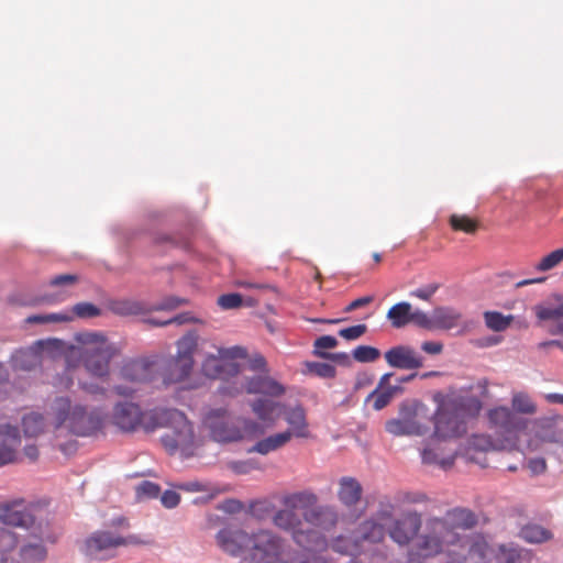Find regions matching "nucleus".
Segmentation results:
<instances>
[{
  "label": "nucleus",
  "instance_id": "1",
  "mask_svg": "<svg viewBox=\"0 0 563 563\" xmlns=\"http://www.w3.org/2000/svg\"><path fill=\"white\" fill-rule=\"evenodd\" d=\"M477 516L467 508L455 507L449 509L444 516H431L426 519L422 527L421 514L409 510L394 520L388 529L389 538L400 547H408L406 563H429L430 560L443 555L441 563L448 561V553L454 549L457 541H448L441 550L431 553L423 549L431 537H441L443 531H450L459 537V530H470L477 525Z\"/></svg>",
  "mask_w": 563,
  "mask_h": 563
},
{
  "label": "nucleus",
  "instance_id": "2",
  "mask_svg": "<svg viewBox=\"0 0 563 563\" xmlns=\"http://www.w3.org/2000/svg\"><path fill=\"white\" fill-rule=\"evenodd\" d=\"M49 433L52 441L65 455L74 454L78 449L75 438H93L103 433L104 412L89 407L68 396H57L48 405Z\"/></svg>",
  "mask_w": 563,
  "mask_h": 563
},
{
  "label": "nucleus",
  "instance_id": "3",
  "mask_svg": "<svg viewBox=\"0 0 563 563\" xmlns=\"http://www.w3.org/2000/svg\"><path fill=\"white\" fill-rule=\"evenodd\" d=\"M488 380L479 379L475 385L448 391H437L432 396L437 409L432 416L433 437L450 440L462 437L467 430V420L476 418L488 397Z\"/></svg>",
  "mask_w": 563,
  "mask_h": 563
},
{
  "label": "nucleus",
  "instance_id": "4",
  "mask_svg": "<svg viewBox=\"0 0 563 563\" xmlns=\"http://www.w3.org/2000/svg\"><path fill=\"white\" fill-rule=\"evenodd\" d=\"M443 533L441 537H431L423 548L431 553H437L449 540L457 541L455 548L448 553V561L443 563H523L525 561L522 549L507 544H500L494 549L482 534L460 533L455 537L450 531H443Z\"/></svg>",
  "mask_w": 563,
  "mask_h": 563
},
{
  "label": "nucleus",
  "instance_id": "5",
  "mask_svg": "<svg viewBox=\"0 0 563 563\" xmlns=\"http://www.w3.org/2000/svg\"><path fill=\"white\" fill-rule=\"evenodd\" d=\"M218 545L232 556L246 555L240 563H291L283 540L267 530L247 534L241 529L227 527L217 533Z\"/></svg>",
  "mask_w": 563,
  "mask_h": 563
},
{
  "label": "nucleus",
  "instance_id": "6",
  "mask_svg": "<svg viewBox=\"0 0 563 563\" xmlns=\"http://www.w3.org/2000/svg\"><path fill=\"white\" fill-rule=\"evenodd\" d=\"M158 418L159 428H167L161 441L168 454L179 453L184 457L192 456L199 446V440L187 417L177 409L162 408Z\"/></svg>",
  "mask_w": 563,
  "mask_h": 563
},
{
  "label": "nucleus",
  "instance_id": "7",
  "mask_svg": "<svg viewBox=\"0 0 563 563\" xmlns=\"http://www.w3.org/2000/svg\"><path fill=\"white\" fill-rule=\"evenodd\" d=\"M81 347L77 350L86 371L95 377L104 378L110 374V362L117 354V347L100 333L86 332L77 336Z\"/></svg>",
  "mask_w": 563,
  "mask_h": 563
},
{
  "label": "nucleus",
  "instance_id": "8",
  "mask_svg": "<svg viewBox=\"0 0 563 563\" xmlns=\"http://www.w3.org/2000/svg\"><path fill=\"white\" fill-rule=\"evenodd\" d=\"M162 408L143 410L133 401H118L111 411V423L124 433H133L140 429L152 432L159 428Z\"/></svg>",
  "mask_w": 563,
  "mask_h": 563
},
{
  "label": "nucleus",
  "instance_id": "9",
  "mask_svg": "<svg viewBox=\"0 0 563 563\" xmlns=\"http://www.w3.org/2000/svg\"><path fill=\"white\" fill-rule=\"evenodd\" d=\"M156 364L147 358L129 360L122 364L117 376L120 383L112 386V391L120 397H133L139 386L155 378Z\"/></svg>",
  "mask_w": 563,
  "mask_h": 563
},
{
  "label": "nucleus",
  "instance_id": "10",
  "mask_svg": "<svg viewBox=\"0 0 563 563\" xmlns=\"http://www.w3.org/2000/svg\"><path fill=\"white\" fill-rule=\"evenodd\" d=\"M198 339L196 331H189L177 341L176 356L168 362L163 374V383L166 386L183 383L189 377L195 364L194 354L198 346Z\"/></svg>",
  "mask_w": 563,
  "mask_h": 563
},
{
  "label": "nucleus",
  "instance_id": "11",
  "mask_svg": "<svg viewBox=\"0 0 563 563\" xmlns=\"http://www.w3.org/2000/svg\"><path fill=\"white\" fill-rule=\"evenodd\" d=\"M273 521L278 528L290 531L294 541L307 551H323L328 547L325 538L319 531L301 528V520L294 508L286 507L277 511Z\"/></svg>",
  "mask_w": 563,
  "mask_h": 563
},
{
  "label": "nucleus",
  "instance_id": "12",
  "mask_svg": "<svg viewBox=\"0 0 563 563\" xmlns=\"http://www.w3.org/2000/svg\"><path fill=\"white\" fill-rule=\"evenodd\" d=\"M205 426L211 438L217 442H235L246 437H257L264 433V429L255 421L243 420V429L231 422L224 412H210L205 419Z\"/></svg>",
  "mask_w": 563,
  "mask_h": 563
},
{
  "label": "nucleus",
  "instance_id": "13",
  "mask_svg": "<svg viewBox=\"0 0 563 563\" xmlns=\"http://www.w3.org/2000/svg\"><path fill=\"white\" fill-rule=\"evenodd\" d=\"M247 351L243 346L218 349V353L206 356L201 365L205 376L212 379L227 380L240 373L239 360H246Z\"/></svg>",
  "mask_w": 563,
  "mask_h": 563
},
{
  "label": "nucleus",
  "instance_id": "14",
  "mask_svg": "<svg viewBox=\"0 0 563 563\" xmlns=\"http://www.w3.org/2000/svg\"><path fill=\"white\" fill-rule=\"evenodd\" d=\"M19 558L22 563H42L48 556L49 544L57 542V536L46 523L38 521L36 527L18 537Z\"/></svg>",
  "mask_w": 563,
  "mask_h": 563
},
{
  "label": "nucleus",
  "instance_id": "15",
  "mask_svg": "<svg viewBox=\"0 0 563 563\" xmlns=\"http://www.w3.org/2000/svg\"><path fill=\"white\" fill-rule=\"evenodd\" d=\"M65 343L58 339L38 340L26 350L16 352L12 357L15 369L31 371L40 365L42 357L56 358L64 352Z\"/></svg>",
  "mask_w": 563,
  "mask_h": 563
},
{
  "label": "nucleus",
  "instance_id": "16",
  "mask_svg": "<svg viewBox=\"0 0 563 563\" xmlns=\"http://www.w3.org/2000/svg\"><path fill=\"white\" fill-rule=\"evenodd\" d=\"M424 405L415 402L412 405H401L399 417L389 419L385 423L386 431L394 437L404 435H423L428 431V426L419 420L421 411H424Z\"/></svg>",
  "mask_w": 563,
  "mask_h": 563
},
{
  "label": "nucleus",
  "instance_id": "17",
  "mask_svg": "<svg viewBox=\"0 0 563 563\" xmlns=\"http://www.w3.org/2000/svg\"><path fill=\"white\" fill-rule=\"evenodd\" d=\"M490 424L504 435L503 441L511 449L518 441V432L528 426V420L519 417L516 412L505 406L496 407L488 411Z\"/></svg>",
  "mask_w": 563,
  "mask_h": 563
},
{
  "label": "nucleus",
  "instance_id": "18",
  "mask_svg": "<svg viewBox=\"0 0 563 563\" xmlns=\"http://www.w3.org/2000/svg\"><path fill=\"white\" fill-rule=\"evenodd\" d=\"M125 539L109 531H96L84 542L82 552L91 560H106L112 556V551L124 545Z\"/></svg>",
  "mask_w": 563,
  "mask_h": 563
},
{
  "label": "nucleus",
  "instance_id": "19",
  "mask_svg": "<svg viewBox=\"0 0 563 563\" xmlns=\"http://www.w3.org/2000/svg\"><path fill=\"white\" fill-rule=\"evenodd\" d=\"M561 442H563L562 418H541L533 422L532 435L528 440V448L531 451L538 450L544 443Z\"/></svg>",
  "mask_w": 563,
  "mask_h": 563
},
{
  "label": "nucleus",
  "instance_id": "20",
  "mask_svg": "<svg viewBox=\"0 0 563 563\" xmlns=\"http://www.w3.org/2000/svg\"><path fill=\"white\" fill-rule=\"evenodd\" d=\"M389 366L401 369H418L423 366V357L408 345H397L385 353Z\"/></svg>",
  "mask_w": 563,
  "mask_h": 563
},
{
  "label": "nucleus",
  "instance_id": "21",
  "mask_svg": "<svg viewBox=\"0 0 563 563\" xmlns=\"http://www.w3.org/2000/svg\"><path fill=\"white\" fill-rule=\"evenodd\" d=\"M282 415L288 424V429L284 432H288L290 434V439H292V437L303 439L309 438V423L306 410L301 405H296L294 407L284 406Z\"/></svg>",
  "mask_w": 563,
  "mask_h": 563
},
{
  "label": "nucleus",
  "instance_id": "22",
  "mask_svg": "<svg viewBox=\"0 0 563 563\" xmlns=\"http://www.w3.org/2000/svg\"><path fill=\"white\" fill-rule=\"evenodd\" d=\"M20 442V432L16 427L8 423L0 426V466L15 460Z\"/></svg>",
  "mask_w": 563,
  "mask_h": 563
},
{
  "label": "nucleus",
  "instance_id": "23",
  "mask_svg": "<svg viewBox=\"0 0 563 563\" xmlns=\"http://www.w3.org/2000/svg\"><path fill=\"white\" fill-rule=\"evenodd\" d=\"M303 518L307 523L330 530L334 528L339 520L338 511L332 506H316L310 510L303 512Z\"/></svg>",
  "mask_w": 563,
  "mask_h": 563
},
{
  "label": "nucleus",
  "instance_id": "24",
  "mask_svg": "<svg viewBox=\"0 0 563 563\" xmlns=\"http://www.w3.org/2000/svg\"><path fill=\"white\" fill-rule=\"evenodd\" d=\"M0 521L5 526L23 528L25 532L32 530L38 523L31 512L18 509L15 505L3 507L0 514Z\"/></svg>",
  "mask_w": 563,
  "mask_h": 563
},
{
  "label": "nucleus",
  "instance_id": "25",
  "mask_svg": "<svg viewBox=\"0 0 563 563\" xmlns=\"http://www.w3.org/2000/svg\"><path fill=\"white\" fill-rule=\"evenodd\" d=\"M251 408L267 428H272L279 419L284 406L271 399L258 398L251 404Z\"/></svg>",
  "mask_w": 563,
  "mask_h": 563
},
{
  "label": "nucleus",
  "instance_id": "26",
  "mask_svg": "<svg viewBox=\"0 0 563 563\" xmlns=\"http://www.w3.org/2000/svg\"><path fill=\"white\" fill-rule=\"evenodd\" d=\"M361 483L351 476H343L339 481L338 498L347 508L354 507L362 498Z\"/></svg>",
  "mask_w": 563,
  "mask_h": 563
},
{
  "label": "nucleus",
  "instance_id": "27",
  "mask_svg": "<svg viewBox=\"0 0 563 563\" xmlns=\"http://www.w3.org/2000/svg\"><path fill=\"white\" fill-rule=\"evenodd\" d=\"M245 389L249 394H263L273 397L282 396L285 387L269 376H255L245 382Z\"/></svg>",
  "mask_w": 563,
  "mask_h": 563
},
{
  "label": "nucleus",
  "instance_id": "28",
  "mask_svg": "<svg viewBox=\"0 0 563 563\" xmlns=\"http://www.w3.org/2000/svg\"><path fill=\"white\" fill-rule=\"evenodd\" d=\"M391 376V373L384 374L379 379L378 386L366 397V402L372 401L373 408L377 411L390 402L397 390L396 386H388Z\"/></svg>",
  "mask_w": 563,
  "mask_h": 563
},
{
  "label": "nucleus",
  "instance_id": "29",
  "mask_svg": "<svg viewBox=\"0 0 563 563\" xmlns=\"http://www.w3.org/2000/svg\"><path fill=\"white\" fill-rule=\"evenodd\" d=\"M290 434L288 432H277L271 434L260 441H257L250 450V453H258L262 455H267L272 452H275L282 448H284L287 443L290 442Z\"/></svg>",
  "mask_w": 563,
  "mask_h": 563
},
{
  "label": "nucleus",
  "instance_id": "30",
  "mask_svg": "<svg viewBox=\"0 0 563 563\" xmlns=\"http://www.w3.org/2000/svg\"><path fill=\"white\" fill-rule=\"evenodd\" d=\"M537 317L540 320L549 321V333L563 335V302L555 307H539Z\"/></svg>",
  "mask_w": 563,
  "mask_h": 563
},
{
  "label": "nucleus",
  "instance_id": "31",
  "mask_svg": "<svg viewBox=\"0 0 563 563\" xmlns=\"http://www.w3.org/2000/svg\"><path fill=\"white\" fill-rule=\"evenodd\" d=\"M357 533L358 541L379 543L385 539L386 529L377 519L371 518L358 526Z\"/></svg>",
  "mask_w": 563,
  "mask_h": 563
},
{
  "label": "nucleus",
  "instance_id": "32",
  "mask_svg": "<svg viewBox=\"0 0 563 563\" xmlns=\"http://www.w3.org/2000/svg\"><path fill=\"white\" fill-rule=\"evenodd\" d=\"M433 329L451 330L459 325L462 314L451 307H438L432 311Z\"/></svg>",
  "mask_w": 563,
  "mask_h": 563
},
{
  "label": "nucleus",
  "instance_id": "33",
  "mask_svg": "<svg viewBox=\"0 0 563 563\" xmlns=\"http://www.w3.org/2000/svg\"><path fill=\"white\" fill-rule=\"evenodd\" d=\"M22 428L26 437L35 438L49 432V419L46 420L44 415L33 411L23 416Z\"/></svg>",
  "mask_w": 563,
  "mask_h": 563
},
{
  "label": "nucleus",
  "instance_id": "34",
  "mask_svg": "<svg viewBox=\"0 0 563 563\" xmlns=\"http://www.w3.org/2000/svg\"><path fill=\"white\" fill-rule=\"evenodd\" d=\"M455 452L451 451L450 454L444 455L440 448H427L422 451L421 457L424 464H435L442 470H449L453 466L455 461Z\"/></svg>",
  "mask_w": 563,
  "mask_h": 563
},
{
  "label": "nucleus",
  "instance_id": "35",
  "mask_svg": "<svg viewBox=\"0 0 563 563\" xmlns=\"http://www.w3.org/2000/svg\"><path fill=\"white\" fill-rule=\"evenodd\" d=\"M18 545V536L8 528L0 527V563H15L11 556Z\"/></svg>",
  "mask_w": 563,
  "mask_h": 563
},
{
  "label": "nucleus",
  "instance_id": "36",
  "mask_svg": "<svg viewBox=\"0 0 563 563\" xmlns=\"http://www.w3.org/2000/svg\"><path fill=\"white\" fill-rule=\"evenodd\" d=\"M411 305L407 301H401L389 308L387 319L396 329L402 328L410 323Z\"/></svg>",
  "mask_w": 563,
  "mask_h": 563
},
{
  "label": "nucleus",
  "instance_id": "37",
  "mask_svg": "<svg viewBox=\"0 0 563 563\" xmlns=\"http://www.w3.org/2000/svg\"><path fill=\"white\" fill-rule=\"evenodd\" d=\"M318 497L316 494L310 492H299L286 496L284 498V505L287 508L303 509L305 511L310 510L317 506Z\"/></svg>",
  "mask_w": 563,
  "mask_h": 563
},
{
  "label": "nucleus",
  "instance_id": "38",
  "mask_svg": "<svg viewBox=\"0 0 563 563\" xmlns=\"http://www.w3.org/2000/svg\"><path fill=\"white\" fill-rule=\"evenodd\" d=\"M523 540L529 543H542L552 539L553 534L550 530L536 523L525 526L520 532Z\"/></svg>",
  "mask_w": 563,
  "mask_h": 563
},
{
  "label": "nucleus",
  "instance_id": "39",
  "mask_svg": "<svg viewBox=\"0 0 563 563\" xmlns=\"http://www.w3.org/2000/svg\"><path fill=\"white\" fill-rule=\"evenodd\" d=\"M470 446L477 451L506 450L511 449L503 440L494 441L492 437L486 434H476L470 439Z\"/></svg>",
  "mask_w": 563,
  "mask_h": 563
},
{
  "label": "nucleus",
  "instance_id": "40",
  "mask_svg": "<svg viewBox=\"0 0 563 563\" xmlns=\"http://www.w3.org/2000/svg\"><path fill=\"white\" fill-rule=\"evenodd\" d=\"M484 320L488 329L495 332H501L510 327L514 320V316H504L501 312L498 311H485Z\"/></svg>",
  "mask_w": 563,
  "mask_h": 563
},
{
  "label": "nucleus",
  "instance_id": "41",
  "mask_svg": "<svg viewBox=\"0 0 563 563\" xmlns=\"http://www.w3.org/2000/svg\"><path fill=\"white\" fill-rule=\"evenodd\" d=\"M511 406L515 411L525 415H533L537 411L536 404L525 391H517L512 395Z\"/></svg>",
  "mask_w": 563,
  "mask_h": 563
},
{
  "label": "nucleus",
  "instance_id": "42",
  "mask_svg": "<svg viewBox=\"0 0 563 563\" xmlns=\"http://www.w3.org/2000/svg\"><path fill=\"white\" fill-rule=\"evenodd\" d=\"M450 225L455 231H462L468 234L475 233L478 228L477 221L465 214H452L450 217Z\"/></svg>",
  "mask_w": 563,
  "mask_h": 563
},
{
  "label": "nucleus",
  "instance_id": "43",
  "mask_svg": "<svg viewBox=\"0 0 563 563\" xmlns=\"http://www.w3.org/2000/svg\"><path fill=\"white\" fill-rule=\"evenodd\" d=\"M112 309L122 316H136L146 311L145 306L136 300H119L113 303Z\"/></svg>",
  "mask_w": 563,
  "mask_h": 563
},
{
  "label": "nucleus",
  "instance_id": "44",
  "mask_svg": "<svg viewBox=\"0 0 563 563\" xmlns=\"http://www.w3.org/2000/svg\"><path fill=\"white\" fill-rule=\"evenodd\" d=\"M73 320V317L68 313H40L32 314L26 318L27 323H62L69 322Z\"/></svg>",
  "mask_w": 563,
  "mask_h": 563
},
{
  "label": "nucleus",
  "instance_id": "45",
  "mask_svg": "<svg viewBox=\"0 0 563 563\" xmlns=\"http://www.w3.org/2000/svg\"><path fill=\"white\" fill-rule=\"evenodd\" d=\"M353 357L360 363H371L379 358L378 349L369 345H358L353 350Z\"/></svg>",
  "mask_w": 563,
  "mask_h": 563
},
{
  "label": "nucleus",
  "instance_id": "46",
  "mask_svg": "<svg viewBox=\"0 0 563 563\" xmlns=\"http://www.w3.org/2000/svg\"><path fill=\"white\" fill-rule=\"evenodd\" d=\"M332 549L341 554L354 555L358 551L360 544L357 539L353 541L346 537H339L333 541Z\"/></svg>",
  "mask_w": 563,
  "mask_h": 563
},
{
  "label": "nucleus",
  "instance_id": "47",
  "mask_svg": "<svg viewBox=\"0 0 563 563\" xmlns=\"http://www.w3.org/2000/svg\"><path fill=\"white\" fill-rule=\"evenodd\" d=\"M563 261V247L558 249L547 256L542 257L537 264L536 269L539 272H548L558 266Z\"/></svg>",
  "mask_w": 563,
  "mask_h": 563
},
{
  "label": "nucleus",
  "instance_id": "48",
  "mask_svg": "<svg viewBox=\"0 0 563 563\" xmlns=\"http://www.w3.org/2000/svg\"><path fill=\"white\" fill-rule=\"evenodd\" d=\"M73 313L81 319L93 318L100 314V309L91 302H78L73 309Z\"/></svg>",
  "mask_w": 563,
  "mask_h": 563
},
{
  "label": "nucleus",
  "instance_id": "49",
  "mask_svg": "<svg viewBox=\"0 0 563 563\" xmlns=\"http://www.w3.org/2000/svg\"><path fill=\"white\" fill-rule=\"evenodd\" d=\"M307 367L319 377L332 378L335 376V367L329 363L311 362L307 364Z\"/></svg>",
  "mask_w": 563,
  "mask_h": 563
},
{
  "label": "nucleus",
  "instance_id": "50",
  "mask_svg": "<svg viewBox=\"0 0 563 563\" xmlns=\"http://www.w3.org/2000/svg\"><path fill=\"white\" fill-rule=\"evenodd\" d=\"M159 493L161 487L150 481H144L136 487L137 497L156 498Z\"/></svg>",
  "mask_w": 563,
  "mask_h": 563
},
{
  "label": "nucleus",
  "instance_id": "51",
  "mask_svg": "<svg viewBox=\"0 0 563 563\" xmlns=\"http://www.w3.org/2000/svg\"><path fill=\"white\" fill-rule=\"evenodd\" d=\"M242 296L240 294H236V292H231V294H225V295H221L219 298H218V305L222 308V309H235V308H239L242 306Z\"/></svg>",
  "mask_w": 563,
  "mask_h": 563
},
{
  "label": "nucleus",
  "instance_id": "52",
  "mask_svg": "<svg viewBox=\"0 0 563 563\" xmlns=\"http://www.w3.org/2000/svg\"><path fill=\"white\" fill-rule=\"evenodd\" d=\"M440 285L438 283L428 284L423 287L410 291L411 297L419 298L424 301H429L433 295L438 291Z\"/></svg>",
  "mask_w": 563,
  "mask_h": 563
},
{
  "label": "nucleus",
  "instance_id": "53",
  "mask_svg": "<svg viewBox=\"0 0 563 563\" xmlns=\"http://www.w3.org/2000/svg\"><path fill=\"white\" fill-rule=\"evenodd\" d=\"M410 322H413L420 328L433 330V316L429 317L426 312L421 310H416L411 312Z\"/></svg>",
  "mask_w": 563,
  "mask_h": 563
},
{
  "label": "nucleus",
  "instance_id": "54",
  "mask_svg": "<svg viewBox=\"0 0 563 563\" xmlns=\"http://www.w3.org/2000/svg\"><path fill=\"white\" fill-rule=\"evenodd\" d=\"M394 504L389 499L384 498L379 501L378 509L375 516L377 520H390L394 516Z\"/></svg>",
  "mask_w": 563,
  "mask_h": 563
},
{
  "label": "nucleus",
  "instance_id": "55",
  "mask_svg": "<svg viewBox=\"0 0 563 563\" xmlns=\"http://www.w3.org/2000/svg\"><path fill=\"white\" fill-rule=\"evenodd\" d=\"M367 331V325L356 324L349 328L341 329L339 335L345 340H356Z\"/></svg>",
  "mask_w": 563,
  "mask_h": 563
},
{
  "label": "nucleus",
  "instance_id": "56",
  "mask_svg": "<svg viewBox=\"0 0 563 563\" xmlns=\"http://www.w3.org/2000/svg\"><path fill=\"white\" fill-rule=\"evenodd\" d=\"M77 282H78V276L77 275H74V274H63V275H58V276L53 277L48 282V285L51 287H60V288H63V287L73 286Z\"/></svg>",
  "mask_w": 563,
  "mask_h": 563
},
{
  "label": "nucleus",
  "instance_id": "57",
  "mask_svg": "<svg viewBox=\"0 0 563 563\" xmlns=\"http://www.w3.org/2000/svg\"><path fill=\"white\" fill-rule=\"evenodd\" d=\"M186 302H187L186 299L170 296V297L165 298L162 302L154 306L153 309L154 310H173Z\"/></svg>",
  "mask_w": 563,
  "mask_h": 563
},
{
  "label": "nucleus",
  "instance_id": "58",
  "mask_svg": "<svg viewBox=\"0 0 563 563\" xmlns=\"http://www.w3.org/2000/svg\"><path fill=\"white\" fill-rule=\"evenodd\" d=\"M351 556L352 558L347 563H376L377 559L384 560V556L377 553L369 554L367 552H360V550Z\"/></svg>",
  "mask_w": 563,
  "mask_h": 563
},
{
  "label": "nucleus",
  "instance_id": "59",
  "mask_svg": "<svg viewBox=\"0 0 563 563\" xmlns=\"http://www.w3.org/2000/svg\"><path fill=\"white\" fill-rule=\"evenodd\" d=\"M161 501L166 508H174L180 501V496L174 490H165L161 496Z\"/></svg>",
  "mask_w": 563,
  "mask_h": 563
},
{
  "label": "nucleus",
  "instance_id": "60",
  "mask_svg": "<svg viewBox=\"0 0 563 563\" xmlns=\"http://www.w3.org/2000/svg\"><path fill=\"white\" fill-rule=\"evenodd\" d=\"M338 345V341L332 335H322L314 341L316 350H330Z\"/></svg>",
  "mask_w": 563,
  "mask_h": 563
},
{
  "label": "nucleus",
  "instance_id": "61",
  "mask_svg": "<svg viewBox=\"0 0 563 563\" xmlns=\"http://www.w3.org/2000/svg\"><path fill=\"white\" fill-rule=\"evenodd\" d=\"M198 320L190 313V312H183L177 314L174 318H170L168 320H165L162 324H185V323H192L197 322Z\"/></svg>",
  "mask_w": 563,
  "mask_h": 563
},
{
  "label": "nucleus",
  "instance_id": "62",
  "mask_svg": "<svg viewBox=\"0 0 563 563\" xmlns=\"http://www.w3.org/2000/svg\"><path fill=\"white\" fill-rule=\"evenodd\" d=\"M528 467L532 475H539L547 471V462L543 457L531 459L528 462Z\"/></svg>",
  "mask_w": 563,
  "mask_h": 563
},
{
  "label": "nucleus",
  "instance_id": "63",
  "mask_svg": "<svg viewBox=\"0 0 563 563\" xmlns=\"http://www.w3.org/2000/svg\"><path fill=\"white\" fill-rule=\"evenodd\" d=\"M374 298L372 296H365L351 301L344 309L345 312L354 311L358 308L369 305Z\"/></svg>",
  "mask_w": 563,
  "mask_h": 563
},
{
  "label": "nucleus",
  "instance_id": "64",
  "mask_svg": "<svg viewBox=\"0 0 563 563\" xmlns=\"http://www.w3.org/2000/svg\"><path fill=\"white\" fill-rule=\"evenodd\" d=\"M421 350L428 354L437 355L443 351L441 342L426 341L421 344Z\"/></svg>",
  "mask_w": 563,
  "mask_h": 563
}]
</instances>
